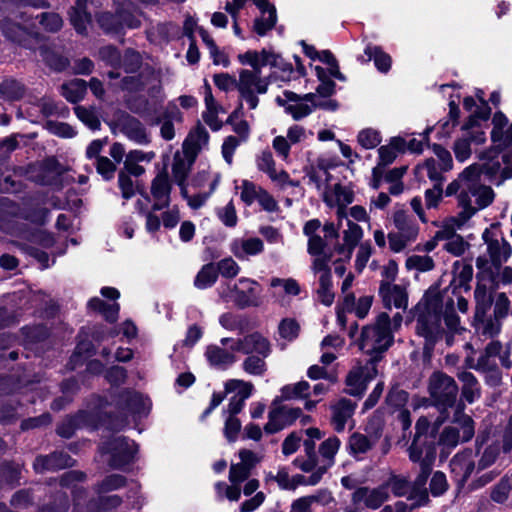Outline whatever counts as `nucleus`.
Returning <instances> with one entry per match:
<instances>
[{"instance_id": "f3484780", "label": "nucleus", "mask_w": 512, "mask_h": 512, "mask_svg": "<svg viewBox=\"0 0 512 512\" xmlns=\"http://www.w3.org/2000/svg\"><path fill=\"white\" fill-rule=\"evenodd\" d=\"M312 270L314 274L319 275V287L317 289L318 299L325 306H331L334 302L335 294L332 290L329 259L325 257L314 258Z\"/></svg>"}, {"instance_id": "0e129e2a", "label": "nucleus", "mask_w": 512, "mask_h": 512, "mask_svg": "<svg viewBox=\"0 0 512 512\" xmlns=\"http://www.w3.org/2000/svg\"><path fill=\"white\" fill-rule=\"evenodd\" d=\"M383 485H387V491L391 489L395 496H404L410 490L408 480L399 475H391Z\"/></svg>"}, {"instance_id": "6e6552de", "label": "nucleus", "mask_w": 512, "mask_h": 512, "mask_svg": "<svg viewBox=\"0 0 512 512\" xmlns=\"http://www.w3.org/2000/svg\"><path fill=\"white\" fill-rule=\"evenodd\" d=\"M145 88L151 97H157L162 91L160 72L148 64L142 67L138 75H128L120 81V89L127 93H136Z\"/></svg>"}, {"instance_id": "4be33fe9", "label": "nucleus", "mask_w": 512, "mask_h": 512, "mask_svg": "<svg viewBox=\"0 0 512 512\" xmlns=\"http://www.w3.org/2000/svg\"><path fill=\"white\" fill-rule=\"evenodd\" d=\"M389 497L387 485H380L376 488L361 487L352 494L354 504L363 503L369 509H378Z\"/></svg>"}, {"instance_id": "58836bf2", "label": "nucleus", "mask_w": 512, "mask_h": 512, "mask_svg": "<svg viewBox=\"0 0 512 512\" xmlns=\"http://www.w3.org/2000/svg\"><path fill=\"white\" fill-rule=\"evenodd\" d=\"M457 377L462 382V396L467 402L473 403L480 398V385L471 372L461 371Z\"/></svg>"}, {"instance_id": "c9c22d12", "label": "nucleus", "mask_w": 512, "mask_h": 512, "mask_svg": "<svg viewBox=\"0 0 512 512\" xmlns=\"http://www.w3.org/2000/svg\"><path fill=\"white\" fill-rule=\"evenodd\" d=\"M433 453V462L436 457V450L434 446V442L430 437H424V439H420L419 437H414L411 445L408 448L409 459L412 462H418L419 465L424 461L427 456L428 451Z\"/></svg>"}, {"instance_id": "3c124183", "label": "nucleus", "mask_w": 512, "mask_h": 512, "mask_svg": "<svg viewBox=\"0 0 512 512\" xmlns=\"http://www.w3.org/2000/svg\"><path fill=\"white\" fill-rule=\"evenodd\" d=\"M0 95L5 100H19L24 95V87L14 79H6L0 84Z\"/></svg>"}, {"instance_id": "dca6fc26", "label": "nucleus", "mask_w": 512, "mask_h": 512, "mask_svg": "<svg viewBox=\"0 0 512 512\" xmlns=\"http://www.w3.org/2000/svg\"><path fill=\"white\" fill-rule=\"evenodd\" d=\"M354 200L353 191L341 184L326 187L323 192V201L329 207H337L338 228L343 226V219H346V206Z\"/></svg>"}, {"instance_id": "5fc2aeb1", "label": "nucleus", "mask_w": 512, "mask_h": 512, "mask_svg": "<svg viewBox=\"0 0 512 512\" xmlns=\"http://www.w3.org/2000/svg\"><path fill=\"white\" fill-rule=\"evenodd\" d=\"M253 388L252 383L239 379L229 380L225 384V391L227 393L235 392L234 396L244 402L251 396Z\"/></svg>"}, {"instance_id": "9d476101", "label": "nucleus", "mask_w": 512, "mask_h": 512, "mask_svg": "<svg viewBox=\"0 0 512 512\" xmlns=\"http://www.w3.org/2000/svg\"><path fill=\"white\" fill-rule=\"evenodd\" d=\"M429 392L438 405L451 407L455 403L458 386L452 377L434 372L429 380Z\"/></svg>"}, {"instance_id": "13d9d810", "label": "nucleus", "mask_w": 512, "mask_h": 512, "mask_svg": "<svg viewBox=\"0 0 512 512\" xmlns=\"http://www.w3.org/2000/svg\"><path fill=\"white\" fill-rule=\"evenodd\" d=\"M142 57L141 55L132 49H127L121 58V66L126 73H134L138 69H142Z\"/></svg>"}, {"instance_id": "774afa93", "label": "nucleus", "mask_w": 512, "mask_h": 512, "mask_svg": "<svg viewBox=\"0 0 512 512\" xmlns=\"http://www.w3.org/2000/svg\"><path fill=\"white\" fill-rule=\"evenodd\" d=\"M299 330V324L296 322V320L291 318L283 319L278 326L280 336L289 341L295 339L298 336Z\"/></svg>"}, {"instance_id": "69168bd1", "label": "nucleus", "mask_w": 512, "mask_h": 512, "mask_svg": "<svg viewBox=\"0 0 512 512\" xmlns=\"http://www.w3.org/2000/svg\"><path fill=\"white\" fill-rule=\"evenodd\" d=\"M241 426L238 417L225 416L223 433L228 442L233 443L237 440Z\"/></svg>"}, {"instance_id": "4468645a", "label": "nucleus", "mask_w": 512, "mask_h": 512, "mask_svg": "<svg viewBox=\"0 0 512 512\" xmlns=\"http://www.w3.org/2000/svg\"><path fill=\"white\" fill-rule=\"evenodd\" d=\"M456 426L446 427L440 435L439 444L446 448H454L460 441H469L474 435L471 417L461 414L456 418Z\"/></svg>"}, {"instance_id": "052dcab7", "label": "nucleus", "mask_w": 512, "mask_h": 512, "mask_svg": "<svg viewBox=\"0 0 512 512\" xmlns=\"http://www.w3.org/2000/svg\"><path fill=\"white\" fill-rule=\"evenodd\" d=\"M512 495V483L504 477L491 491V498L497 503H504Z\"/></svg>"}, {"instance_id": "79ce46f5", "label": "nucleus", "mask_w": 512, "mask_h": 512, "mask_svg": "<svg viewBox=\"0 0 512 512\" xmlns=\"http://www.w3.org/2000/svg\"><path fill=\"white\" fill-rule=\"evenodd\" d=\"M187 158L188 159L176 156L172 165L173 178L181 187V194L183 197H186V187L184 186V182L189 174L191 164L194 160V158Z\"/></svg>"}, {"instance_id": "cd10ccee", "label": "nucleus", "mask_w": 512, "mask_h": 512, "mask_svg": "<svg viewBox=\"0 0 512 512\" xmlns=\"http://www.w3.org/2000/svg\"><path fill=\"white\" fill-rule=\"evenodd\" d=\"M474 457L472 450H465L456 454L450 461L451 472L458 482L464 483L474 471Z\"/></svg>"}, {"instance_id": "f257e3e1", "label": "nucleus", "mask_w": 512, "mask_h": 512, "mask_svg": "<svg viewBox=\"0 0 512 512\" xmlns=\"http://www.w3.org/2000/svg\"><path fill=\"white\" fill-rule=\"evenodd\" d=\"M446 196H457L458 206L461 211L457 216L443 221L440 229L435 234V239L448 241L459 236L456 233L475 213L489 206L494 199L491 187L480 185L476 166H468L452 181L445 190Z\"/></svg>"}, {"instance_id": "c85d7f7f", "label": "nucleus", "mask_w": 512, "mask_h": 512, "mask_svg": "<svg viewBox=\"0 0 512 512\" xmlns=\"http://www.w3.org/2000/svg\"><path fill=\"white\" fill-rule=\"evenodd\" d=\"M356 403L350 399L341 398L331 405L332 410V425L337 432L345 429V426L355 412Z\"/></svg>"}, {"instance_id": "bf43d9fd", "label": "nucleus", "mask_w": 512, "mask_h": 512, "mask_svg": "<svg viewBox=\"0 0 512 512\" xmlns=\"http://www.w3.org/2000/svg\"><path fill=\"white\" fill-rule=\"evenodd\" d=\"M98 57L101 61L113 68L121 66L122 55L120 51L112 45L101 47L98 51Z\"/></svg>"}, {"instance_id": "a878e982", "label": "nucleus", "mask_w": 512, "mask_h": 512, "mask_svg": "<svg viewBox=\"0 0 512 512\" xmlns=\"http://www.w3.org/2000/svg\"><path fill=\"white\" fill-rule=\"evenodd\" d=\"M346 222V229L343 230V244L336 247V251L343 256L345 261L351 259L354 248L358 245L363 237L362 228L349 220L347 217L343 219Z\"/></svg>"}, {"instance_id": "c03bdc74", "label": "nucleus", "mask_w": 512, "mask_h": 512, "mask_svg": "<svg viewBox=\"0 0 512 512\" xmlns=\"http://www.w3.org/2000/svg\"><path fill=\"white\" fill-rule=\"evenodd\" d=\"M367 55V61L374 60L376 68L383 73L389 71L391 67V57L382 51L378 46L367 45L364 50Z\"/></svg>"}, {"instance_id": "09e8293b", "label": "nucleus", "mask_w": 512, "mask_h": 512, "mask_svg": "<svg viewBox=\"0 0 512 512\" xmlns=\"http://www.w3.org/2000/svg\"><path fill=\"white\" fill-rule=\"evenodd\" d=\"M88 308L102 313L105 319L109 322L116 321L119 313V305L117 303L106 304L103 300L97 297L92 298L88 302Z\"/></svg>"}, {"instance_id": "f8f14e48", "label": "nucleus", "mask_w": 512, "mask_h": 512, "mask_svg": "<svg viewBox=\"0 0 512 512\" xmlns=\"http://www.w3.org/2000/svg\"><path fill=\"white\" fill-rule=\"evenodd\" d=\"M315 94L308 93L300 97L294 92L285 91L282 96L276 98L279 106L285 107L287 113L293 119L300 120L312 113L315 107L322 106V103L315 102Z\"/></svg>"}, {"instance_id": "473e14b6", "label": "nucleus", "mask_w": 512, "mask_h": 512, "mask_svg": "<svg viewBox=\"0 0 512 512\" xmlns=\"http://www.w3.org/2000/svg\"><path fill=\"white\" fill-rule=\"evenodd\" d=\"M26 13L20 14L21 22H14L11 18L7 17L0 20V28L7 38L14 42L21 43L25 35L28 33V29L31 26L27 24V20L24 18Z\"/></svg>"}, {"instance_id": "4d7b16f0", "label": "nucleus", "mask_w": 512, "mask_h": 512, "mask_svg": "<svg viewBox=\"0 0 512 512\" xmlns=\"http://www.w3.org/2000/svg\"><path fill=\"white\" fill-rule=\"evenodd\" d=\"M239 188L241 189L240 198L247 206L257 201L263 190L261 186L249 180H243Z\"/></svg>"}, {"instance_id": "a211bd4d", "label": "nucleus", "mask_w": 512, "mask_h": 512, "mask_svg": "<svg viewBox=\"0 0 512 512\" xmlns=\"http://www.w3.org/2000/svg\"><path fill=\"white\" fill-rule=\"evenodd\" d=\"M433 463V453L430 450L428 451L426 458L420 465V472L417 478L415 479L414 486L409 497V500L413 501L411 503V509L423 506L429 500L428 492L427 489L425 488V485L431 473Z\"/></svg>"}, {"instance_id": "f03ea898", "label": "nucleus", "mask_w": 512, "mask_h": 512, "mask_svg": "<svg viewBox=\"0 0 512 512\" xmlns=\"http://www.w3.org/2000/svg\"><path fill=\"white\" fill-rule=\"evenodd\" d=\"M221 344L235 352L246 355L241 367L251 376L262 377L267 372L266 358L271 354V344L267 338L258 332L248 334L242 338H222Z\"/></svg>"}, {"instance_id": "4c0bfd02", "label": "nucleus", "mask_w": 512, "mask_h": 512, "mask_svg": "<svg viewBox=\"0 0 512 512\" xmlns=\"http://www.w3.org/2000/svg\"><path fill=\"white\" fill-rule=\"evenodd\" d=\"M87 1L88 0H76L75 5L71 8L69 13L71 24L80 34L87 32V26L91 22V16L86 10Z\"/></svg>"}, {"instance_id": "0eeeda50", "label": "nucleus", "mask_w": 512, "mask_h": 512, "mask_svg": "<svg viewBox=\"0 0 512 512\" xmlns=\"http://www.w3.org/2000/svg\"><path fill=\"white\" fill-rule=\"evenodd\" d=\"M269 85V78L263 77L260 71L241 69L237 81L240 101H244L249 109H256L259 105V95L266 94Z\"/></svg>"}, {"instance_id": "2eb2a0df", "label": "nucleus", "mask_w": 512, "mask_h": 512, "mask_svg": "<svg viewBox=\"0 0 512 512\" xmlns=\"http://www.w3.org/2000/svg\"><path fill=\"white\" fill-rule=\"evenodd\" d=\"M432 304L429 305V309ZM417 334L425 339V348L431 349L443 336L440 315L437 311L420 314L416 323Z\"/></svg>"}, {"instance_id": "603ef678", "label": "nucleus", "mask_w": 512, "mask_h": 512, "mask_svg": "<svg viewBox=\"0 0 512 512\" xmlns=\"http://www.w3.org/2000/svg\"><path fill=\"white\" fill-rule=\"evenodd\" d=\"M218 277V273L213 264L204 265L201 270L197 273L194 285L198 289H206L212 286Z\"/></svg>"}, {"instance_id": "9b49d317", "label": "nucleus", "mask_w": 512, "mask_h": 512, "mask_svg": "<svg viewBox=\"0 0 512 512\" xmlns=\"http://www.w3.org/2000/svg\"><path fill=\"white\" fill-rule=\"evenodd\" d=\"M101 449L103 453L110 455L108 464L114 469H121L129 464L137 451L135 442L125 437L113 438L104 443Z\"/></svg>"}, {"instance_id": "680f3d73", "label": "nucleus", "mask_w": 512, "mask_h": 512, "mask_svg": "<svg viewBox=\"0 0 512 512\" xmlns=\"http://www.w3.org/2000/svg\"><path fill=\"white\" fill-rule=\"evenodd\" d=\"M448 297L454 298L455 303L458 306V309L462 313H466L468 310V302L467 300L460 295V291L457 290L456 285H449L440 295H439V301L441 304H445V300Z\"/></svg>"}, {"instance_id": "37998d69", "label": "nucleus", "mask_w": 512, "mask_h": 512, "mask_svg": "<svg viewBox=\"0 0 512 512\" xmlns=\"http://www.w3.org/2000/svg\"><path fill=\"white\" fill-rule=\"evenodd\" d=\"M87 90V84L85 80L73 79L62 85V95L69 102L76 103L83 99Z\"/></svg>"}, {"instance_id": "6e6d98bb", "label": "nucleus", "mask_w": 512, "mask_h": 512, "mask_svg": "<svg viewBox=\"0 0 512 512\" xmlns=\"http://www.w3.org/2000/svg\"><path fill=\"white\" fill-rule=\"evenodd\" d=\"M302 476L297 475L293 478L289 476L288 471L285 468L279 469L276 475L269 474L268 480H274L278 483L279 487L284 490H294L300 483Z\"/></svg>"}, {"instance_id": "a18cd8bd", "label": "nucleus", "mask_w": 512, "mask_h": 512, "mask_svg": "<svg viewBox=\"0 0 512 512\" xmlns=\"http://www.w3.org/2000/svg\"><path fill=\"white\" fill-rule=\"evenodd\" d=\"M339 438L333 436L323 441L319 447V453L322 457L321 464L330 468L334 464V457L340 448Z\"/></svg>"}, {"instance_id": "393cba45", "label": "nucleus", "mask_w": 512, "mask_h": 512, "mask_svg": "<svg viewBox=\"0 0 512 512\" xmlns=\"http://www.w3.org/2000/svg\"><path fill=\"white\" fill-rule=\"evenodd\" d=\"M171 183L166 172L159 173L152 181L151 195L154 199L152 209L159 211L169 206Z\"/></svg>"}, {"instance_id": "20e7f679", "label": "nucleus", "mask_w": 512, "mask_h": 512, "mask_svg": "<svg viewBox=\"0 0 512 512\" xmlns=\"http://www.w3.org/2000/svg\"><path fill=\"white\" fill-rule=\"evenodd\" d=\"M116 11L101 12L96 15L99 27L106 34L119 35L126 28L136 29L140 27L141 21L136 6L129 0H115Z\"/></svg>"}, {"instance_id": "a19ab883", "label": "nucleus", "mask_w": 512, "mask_h": 512, "mask_svg": "<svg viewBox=\"0 0 512 512\" xmlns=\"http://www.w3.org/2000/svg\"><path fill=\"white\" fill-rule=\"evenodd\" d=\"M482 101L484 104H486L484 100H482ZM489 115H490V108L487 105H485L483 108L479 109V111H476L475 114H473L470 117V120L466 125V128L471 130L468 133V136L466 137L470 140V143L474 142L476 144H482L485 142V140H486L485 133L481 130L474 129V127H475V123H476L477 119L485 121L489 118Z\"/></svg>"}, {"instance_id": "2f4dec72", "label": "nucleus", "mask_w": 512, "mask_h": 512, "mask_svg": "<svg viewBox=\"0 0 512 512\" xmlns=\"http://www.w3.org/2000/svg\"><path fill=\"white\" fill-rule=\"evenodd\" d=\"M209 134L204 126L198 124L188 135L184 142L186 157L195 158L198 152L208 145Z\"/></svg>"}, {"instance_id": "1a4fd4ad", "label": "nucleus", "mask_w": 512, "mask_h": 512, "mask_svg": "<svg viewBox=\"0 0 512 512\" xmlns=\"http://www.w3.org/2000/svg\"><path fill=\"white\" fill-rule=\"evenodd\" d=\"M367 434L354 432L349 436L347 443L348 453L355 459H362V456L369 452L382 435V424L380 419H372L367 427Z\"/></svg>"}, {"instance_id": "49530a36", "label": "nucleus", "mask_w": 512, "mask_h": 512, "mask_svg": "<svg viewBox=\"0 0 512 512\" xmlns=\"http://www.w3.org/2000/svg\"><path fill=\"white\" fill-rule=\"evenodd\" d=\"M121 503L122 499L118 495L97 494V499L90 502L89 509L92 512H108Z\"/></svg>"}, {"instance_id": "8fccbe9b", "label": "nucleus", "mask_w": 512, "mask_h": 512, "mask_svg": "<svg viewBox=\"0 0 512 512\" xmlns=\"http://www.w3.org/2000/svg\"><path fill=\"white\" fill-rule=\"evenodd\" d=\"M444 307V321L451 333H460L464 330L460 326L459 317L454 312L455 301L454 298L448 297L445 300V304H441Z\"/></svg>"}, {"instance_id": "338daca9", "label": "nucleus", "mask_w": 512, "mask_h": 512, "mask_svg": "<svg viewBox=\"0 0 512 512\" xmlns=\"http://www.w3.org/2000/svg\"><path fill=\"white\" fill-rule=\"evenodd\" d=\"M358 142L365 149H373L381 142V136L378 131L373 129H364L358 134Z\"/></svg>"}, {"instance_id": "39448f33", "label": "nucleus", "mask_w": 512, "mask_h": 512, "mask_svg": "<svg viewBox=\"0 0 512 512\" xmlns=\"http://www.w3.org/2000/svg\"><path fill=\"white\" fill-rule=\"evenodd\" d=\"M392 222L395 230L387 234L389 249L400 253L417 240L420 227L416 218L403 209L393 212Z\"/></svg>"}, {"instance_id": "72a5a7b5", "label": "nucleus", "mask_w": 512, "mask_h": 512, "mask_svg": "<svg viewBox=\"0 0 512 512\" xmlns=\"http://www.w3.org/2000/svg\"><path fill=\"white\" fill-rule=\"evenodd\" d=\"M502 344L500 341L492 340L484 349V352L478 358V361L475 365V370L486 372V371H494L497 368V363L495 358L500 355L502 351Z\"/></svg>"}, {"instance_id": "864d4df0", "label": "nucleus", "mask_w": 512, "mask_h": 512, "mask_svg": "<svg viewBox=\"0 0 512 512\" xmlns=\"http://www.w3.org/2000/svg\"><path fill=\"white\" fill-rule=\"evenodd\" d=\"M405 266L407 270L428 272L434 268L435 264L433 258L429 255L413 254L406 259Z\"/></svg>"}, {"instance_id": "aec40b11", "label": "nucleus", "mask_w": 512, "mask_h": 512, "mask_svg": "<svg viewBox=\"0 0 512 512\" xmlns=\"http://www.w3.org/2000/svg\"><path fill=\"white\" fill-rule=\"evenodd\" d=\"M482 238L487 245V252L494 266L499 267L511 256V246L504 238L495 237L488 229L483 232Z\"/></svg>"}, {"instance_id": "7ed1b4c3", "label": "nucleus", "mask_w": 512, "mask_h": 512, "mask_svg": "<svg viewBox=\"0 0 512 512\" xmlns=\"http://www.w3.org/2000/svg\"><path fill=\"white\" fill-rule=\"evenodd\" d=\"M393 343V334L391 330V320L387 313L378 315L372 325L365 326L361 333L360 349L371 356L370 364L378 361L380 355L384 353Z\"/></svg>"}, {"instance_id": "b1692460", "label": "nucleus", "mask_w": 512, "mask_h": 512, "mask_svg": "<svg viewBox=\"0 0 512 512\" xmlns=\"http://www.w3.org/2000/svg\"><path fill=\"white\" fill-rule=\"evenodd\" d=\"M384 306L388 309L392 307L406 310L408 306V294L404 287L390 282H382L379 288Z\"/></svg>"}, {"instance_id": "423d86ee", "label": "nucleus", "mask_w": 512, "mask_h": 512, "mask_svg": "<svg viewBox=\"0 0 512 512\" xmlns=\"http://www.w3.org/2000/svg\"><path fill=\"white\" fill-rule=\"evenodd\" d=\"M481 165L472 164L476 166L478 171V181H480V174L483 173L488 179L496 185H501L505 180L512 179V151L500 155L494 149L481 153ZM480 185L481 182H479Z\"/></svg>"}, {"instance_id": "412c9836", "label": "nucleus", "mask_w": 512, "mask_h": 512, "mask_svg": "<svg viewBox=\"0 0 512 512\" xmlns=\"http://www.w3.org/2000/svg\"><path fill=\"white\" fill-rule=\"evenodd\" d=\"M491 141L498 150L512 145V123L508 125L507 117L500 111L492 118Z\"/></svg>"}, {"instance_id": "6ab92c4d", "label": "nucleus", "mask_w": 512, "mask_h": 512, "mask_svg": "<svg viewBox=\"0 0 512 512\" xmlns=\"http://www.w3.org/2000/svg\"><path fill=\"white\" fill-rule=\"evenodd\" d=\"M433 463V453L430 450L428 451L426 458L420 465V472L417 478L415 479L414 486L409 497V500L413 501L411 503V509L423 506L429 500L428 492L427 489L425 488V485L431 473Z\"/></svg>"}, {"instance_id": "7c9ffc66", "label": "nucleus", "mask_w": 512, "mask_h": 512, "mask_svg": "<svg viewBox=\"0 0 512 512\" xmlns=\"http://www.w3.org/2000/svg\"><path fill=\"white\" fill-rule=\"evenodd\" d=\"M370 379L371 376L368 366H357L353 368L346 378L347 392L353 396L362 395Z\"/></svg>"}, {"instance_id": "c756f323", "label": "nucleus", "mask_w": 512, "mask_h": 512, "mask_svg": "<svg viewBox=\"0 0 512 512\" xmlns=\"http://www.w3.org/2000/svg\"><path fill=\"white\" fill-rule=\"evenodd\" d=\"M74 460L66 453L55 452L48 456H39L34 461V469L38 473L56 471L73 466Z\"/></svg>"}, {"instance_id": "ea45409f", "label": "nucleus", "mask_w": 512, "mask_h": 512, "mask_svg": "<svg viewBox=\"0 0 512 512\" xmlns=\"http://www.w3.org/2000/svg\"><path fill=\"white\" fill-rule=\"evenodd\" d=\"M310 385L307 381H300L294 384H288L281 388V395L277 397L273 404L288 400L304 399L309 396Z\"/></svg>"}, {"instance_id": "e433bc0d", "label": "nucleus", "mask_w": 512, "mask_h": 512, "mask_svg": "<svg viewBox=\"0 0 512 512\" xmlns=\"http://www.w3.org/2000/svg\"><path fill=\"white\" fill-rule=\"evenodd\" d=\"M229 345L230 343L225 346L229 350L216 345L207 347L205 355L212 366L225 368L236 362L237 359L233 354L234 351L229 348Z\"/></svg>"}, {"instance_id": "de8ad7c7", "label": "nucleus", "mask_w": 512, "mask_h": 512, "mask_svg": "<svg viewBox=\"0 0 512 512\" xmlns=\"http://www.w3.org/2000/svg\"><path fill=\"white\" fill-rule=\"evenodd\" d=\"M126 478L120 474H111L102 479L94 488L96 494H108L126 485Z\"/></svg>"}, {"instance_id": "bb28decb", "label": "nucleus", "mask_w": 512, "mask_h": 512, "mask_svg": "<svg viewBox=\"0 0 512 512\" xmlns=\"http://www.w3.org/2000/svg\"><path fill=\"white\" fill-rule=\"evenodd\" d=\"M230 250L240 260H247L264 251V243L260 238H236L230 244Z\"/></svg>"}, {"instance_id": "e2e57ef3", "label": "nucleus", "mask_w": 512, "mask_h": 512, "mask_svg": "<svg viewBox=\"0 0 512 512\" xmlns=\"http://www.w3.org/2000/svg\"><path fill=\"white\" fill-rule=\"evenodd\" d=\"M216 214L226 227H235L237 225L238 217L232 200L224 207L217 209Z\"/></svg>"}, {"instance_id": "f704fd0d", "label": "nucleus", "mask_w": 512, "mask_h": 512, "mask_svg": "<svg viewBox=\"0 0 512 512\" xmlns=\"http://www.w3.org/2000/svg\"><path fill=\"white\" fill-rule=\"evenodd\" d=\"M119 404L122 409L132 414L146 413L149 409V401L141 394L133 391H125L120 395Z\"/></svg>"}, {"instance_id": "ddd939ff", "label": "nucleus", "mask_w": 512, "mask_h": 512, "mask_svg": "<svg viewBox=\"0 0 512 512\" xmlns=\"http://www.w3.org/2000/svg\"><path fill=\"white\" fill-rule=\"evenodd\" d=\"M113 131L122 133L130 141L138 145H147L150 143V136L145 126L135 117L128 113H118L113 121Z\"/></svg>"}, {"instance_id": "5701e85b", "label": "nucleus", "mask_w": 512, "mask_h": 512, "mask_svg": "<svg viewBox=\"0 0 512 512\" xmlns=\"http://www.w3.org/2000/svg\"><path fill=\"white\" fill-rule=\"evenodd\" d=\"M254 4L260 10V16L255 18L253 30L259 36H265L268 31L272 30L276 25V8L267 0H254Z\"/></svg>"}]
</instances>
